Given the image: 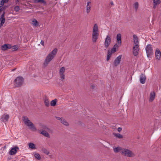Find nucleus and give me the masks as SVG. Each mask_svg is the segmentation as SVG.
<instances>
[{"label": "nucleus", "instance_id": "obj_1", "mask_svg": "<svg viewBox=\"0 0 161 161\" xmlns=\"http://www.w3.org/2000/svg\"><path fill=\"white\" fill-rule=\"evenodd\" d=\"M57 49L55 48L47 55L43 64V67L44 68L46 67L49 63L54 57L57 54Z\"/></svg>", "mask_w": 161, "mask_h": 161}, {"label": "nucleus", "instance_id": "obj_2", "mask_svg": "<svg viewBox=\"0 0 161 161\" xmlns=\"http://www.w3.org/2000/svg\"><path fill=\"white\" fill-rule=\"evenodd\" d=\"M134 46L133 48V54L134 56H136L138 54V52L140 48L139 47V42L138 38L136 35H133Z\"/></svg>", "mask_w": 161, "mask_h": 161}, {"label": "nucleus", "instance_id": "obj_3", "mask_svg": "<svg viewBox=\"0 0 161 161\" xmlns=\"http://www.w3.org/2000/svg\"><path fill=\"white\" fill-rule=\"evenodd\" d=\"M22 119L24 124L27 126L29 127L30 129L34 130H36V128L34 124L27 117L23 116Z\"/></svg>", "mask_w": 161, "mask_h": 161}, {"label": "nucleus", "instance_id": "obj_4", "mask_svg": "<svg viewBox=\"0 0 161 161\" xmlns=\"http://www.w3.org/2000/svg\"><path fill=\"white\" fill-rule=\"evenodd\" d=\"M7 6L4 5V6L0 8V13L1 11H3V13L1 16L0 18V29L3 26L4 24L5 21V10L7 8Z\"/></svg>", "mask_w": 161, "mask_h": 161}, {"label": "nucleus", "instance_id": "obj_5", "mask_svg": "<svg viewBox=\"0 0 161 161\" xmlns=\"http://www.w3.org/2000/svg\"><path fill=\"white\" fill-rule=\"evenodd\" d=\"M147 55L148 57L151 58L153 54V49L152 45L148 44L145 47Z\"/></svg>", "mask_w": 161, "mask_h": 161}, {"label": "nucleus", "instance_id": "obj_6", "mask_svg": "<svg viewBox=\"0 0 161 161\" xmlns=\"http://www.w3.org/2000/svg\"><path fill=\"white\" fill-rule=\"evenodd\" d=\"M121 154L128 157H132L134 155L130 150L123 148L122 150Z\"/></svg>", "mask_w": 161, "mask_h": 161}, {"label": "nucleus", "instance_id": "obj_7", "mask_svg": "<svg viewBox=\"0 0 161 161\" xmlns=\"http://www.w3.org/2000/svg\"><path fill=\"white\" fill-rule=\"evenodd\" d=\"M23 81L24 79L22 77H18L14 80V85L16 87H19L22 85Z\"/></svg>", "mask_w": 161, "mask_h": 161}, {"label": "nucleus", "instance_id": "obj_8", "mask_svg": "<svg viewBox=\"0 0 161 161\" xmlns=\"http://www.w3.org/2000/svg\"><path fill=\"white\" fill-rule=\"evenodd\" d=\"M122 56V55H119L115 59L113 62L114 67H117L119 64L121 60Z\"/></svg>", "mask_w": 161, "mask_h": 161}, {"label": "nucleus", "instance_id": "obj_9", "mask_svg": "<svg viewBox=\"0 0 161 161\" xmlns=\"http://www.w3.org/2000/svg\"><path fill=\"white\" fill-rule=\"evenodd\" d=\"M65 71V69L64 67H62L59 70V73L61 80H64L65 79V75L64 73Z\"/></svg>", "mask_w": 161, "mask_h": 161}, {"label": "nucleus", "instance_id": "obj_10", "mask_svg": "<svg viewBox=\"0 0 161 161\" xmlns=\"http://www.w3.org/2000/svg\"><path fill=\"white\" fill-rule=\"evenodd\" d=\"M111 43V38L110 36L108 35L105 40L104 43V46L106 48H107Z\"/></svg>", "mask_w": 161, "mask_h": 161}, {"label": "nucleus", "instance_id": "obj_11", "mask_svg": "<svg viewBox=\"0 0 161 161\" xmlns=\"http://www.w3.org/2000/svg\"><path fill=\"white\" fill-rule=\"evenodd\" d=\"M9 118V116L8 114H4L1 116L0 120L5 123L8 121Z\"/></svg>", "mask_w": 161, "mask_h": 161}, {"label": "nucleus", "instance_id": "obj_12", "mask_svg": "<svg viewBox=\"0 0 161 161\" xmlns=\"http://www.w3.org/2000/svg\"><path fill=\"white\" fill-rule=\"evenodd\" d=\"M98 33L92 32V41L93 42H96L98 38Z\"/></svg>", "mask_w": 161, "mask_h": 161}, {"label": "nucleus", "instance_id": "obj_13", "mask_svg": "<svg viewBox=\"0 0 161 161\" xmlns=\"http://www.w3.org/2000/svg\"><path fill=\"white\" fill-rule=\"evenodd\" d=\"M146 80V76L145 75L143 74H142L140 76V80L141 83L144 84Z\"/></svg>", "mask_w": 161, "mask_h": 161}, {"label": "nucleus", "instance_id": "obj_14", "mask_svg": "<svg viewBox=\"0 0 161 161\" xmlns=\"http://www.w3.org/2000/svg\"><path fill=\"white\" fill-rule=\"evenodd\" d=\"M19 149V148L17 146L12 148L9 152V154L11 155L15 154L17 152V150Z\"/></svg>", "mask_w": 161, "mask_h": 161}, {"label": "nucleus", "instance_id": "obj_15", "mask_svg": "<svg viewBox=\"0 0 161 161\" xmlns=\"http://www.w3.org/2000/svg\"><path fill=\"white\" fill-rule=\"evenodd\" d=\"M155 97V93L154 92H152L150 93L149 101L150 102H152Z\"/></svg>", "mask_w": 161, "mask_h": 161}, {"label": "nucleus", "instance_id": "obj_16", "mask_svg": "<svg viewBox=\"0 0 161 161\" xmlns=\"http://www.w3.org/2000/svg\"><path fill=\"white\" fill-rule=\"evenodd\" d=\"M12 46L9 44H5L2 46V49L3 50L5 51L11 48Z\"/></svg>", "mask_w": 161, "mask_h": 161}, {"label": "nucleus", "instance_id": "obj_17", "mask_svg": "<svg viewBox=\"0 0 161 161\" xmlns=\"http://www.w3.org/2000/svg\"><path fill=\"white\" fill-rule=\"evenodd\" d=\"M123 148L121 147H113V151L115 153H118L120 152L121 153L122 150Z\"/></svg>", "mask_w": 161, "mask_h": 161}, {"label": "nucleus", "instance_id": "obj_18", "mask_svg": "<svg viewBox=\"0 0 161 161\" xmlns=\"http://www.w3.org/2000/svg\"><path fill=\"white\" fill-rule=\"evenodd\" d=\"M155 57L156 59H159L161 57V52L158 49H156L155 54Z\"/></svg>", "mask_w": 161, "mask_h": 161}, {"label": "nucleus", "instance_id": "obj_19", "mask_svg": "<svg viewBox=\"0 0 161 161\" xmlns=\"http://www.w3.org/2000/svg\"><path fill=\"white\" fill-rule=\"evenodd\" d=\"M121 35L120 34H118L117 36V41L118 44L119 46H120L121 44Z\"/></svg>", "mask_w": 161, "mask_h": 161}, {"label": "nucleus", "instance_id": "obj_20", "mask_svg": "<svg viewBox=\"0 0 161 161\" xmlns=\"http://www.w3.org/2000/svg\"><path fill=\"white\" fill-rule=\"evenodd\" d=\"M92 32L98 33V26L97 24H95L94 25Z\"/></svg>", "mask_w": 161, "mask_h": 161}, {"label": "nucleus", "instance_id": "obj_21", "mask_svg": "<svg viewBox=\"0 0 161 161\" xmlns=\"http://www.w3.org/2000/svg\"><path fill=\"white\" fill-rule=\"evenodd\" d=\"M119 46V45L117 44H115L114 45L113 47V48L111 49V50H110V52H112V53L116 52V48L118 47Z\"/></svg>", "mask_w": 161, "mask_h": 161}, {"label": "nucleus", "instance_id": "obj_22", "mask_svg": "<svg viewBox=\"0 0 161 161\" xmlns=\"http://www.w3.org/2000/svg\"><path fill=\"white\" fill-rule=\"evenodd\" d=\"M40 133L46 137H50L49 135L48 134V133L45 130H43L42 131H41L40 132Z\"/></svg>", "mask_w": 161, "mask_h": 161}, {"label": "nucleus", "instance_id": "obj_23", "mask_svg": "<svg viewBox=\"0 0 161 161\" xmlns=\"http://www.w3.org/2000/svg\"><path fill=\"white\" fill-rule=\"evenodd\" d=\"M91 3V2L89 1V2L87 3L86 7V12L87 13H88L90 11L91 6L89 5Z\"/></svg>", "mask_w": 161, "mask_h": 161}, {"label": "nucleus", "instance_id": "obj_24", "mask_svg": "<svg viewBox=\"0 0 161 161\" xmlns=\"http://www.w3.org/2000/svg\"><path fill=\"white\" fill-rule=\"evenodd\" d=\"M0 8L3 7L5 3H6L8 2L9 0H0Z\"/></svg>", "mask_w": 161, "mask_h": 161}, {"label": "nucleus", "instance_id": "obj_25", "mask_svg": "<svg viewBox=\"0 0 161 161\" xmlns=\"http://www.w3.org/2000/svg\"><path fill=\"white\" fill-rule=\"evenodd\" d=\"M154 3L153 8H156V5L159 4L160 3V0H153Z\"/></svg>", "mask_w": 161, "mask_h": 161}, {"label": "nucleus", "instance_id": "obj_26", "mask_svg": "<svg viewBox=\"0 0 161 161\" xmlns=\"http://www.w3.org/2000/svg\"><path fill=\"white\" fill-rule=\"evenodd\" d=\"M112 54V52H110V50H108L106 59L107 61H109L111 56Z\"/></svg>", "mask_w": 161, "mask_h": 161}, {"label": "nucleus", "instance_id": "obj_27", "mask_svg": "<svg viewBox=\"0 0 161 161\" xmlns=\"http://www.w3.org/2000/svg\"><path fill=\"white\" fill-rule=\"evenodd\" d=\"M34 2L35 3H41L43 4L44 5H45L46 4V2L44 0H35Z\"/></svg>", "mask_w": 161, "mask_h": 161}, {"label": "nucleus", "instance_id": "obj_28", "mask_svg": "<svg viewBox=\"0 0 161 161\" xmlns=\"http://www.w3.org/2000/svg\"><path fill=\"white\" fill-rule=\"evenodd\" d=\"M57 102V99H55L54 100H52L50 102V105L52 106H54L56 105Z\"/></svg>", "mask_w": 161, "mask_h": 161}, {"label": "nucleus", "instance_id": "obj_29", "mask_svg": "<svg viewBox=\"0 0 161 161\" xmlns=\"http://www.w3.org/2000/svg\"><path fill=\"white\" fill-rule=\"evenodd\" d=\"M44 102L46 106L48 107L49 106V101L47 97H45L44 100Z\"/></svg>", "mask_w": 161, "mask_h": 161}, {"label": "nucleus", "instance_id": "obj_30", "mask_svg": "<svg viewBox=\"0 0 161 161\" xmlns=\"http://www.w3.org/2000/svg\"><path fill=\"white\" fill-rule=\"evenodd\" d=\"M60 122L62 123L64 125H65L67 126L69 125V124L68 123V122H67L66 121V120L64 119L63 118L61 120Z\"/></svg>", "mask_w": 161, "mask_h": 161}, {"label": "nucleus", "instance_id": "obj_31", "mask_svg": "<svg viewBox=\"0 0 161 161\" xmlns=\"http://www.w3.org/2000/svg\"><path fill=\"white\" fill-rule=\"evenodd\" d=\"M133 7L135 9V11L136 12L139 7V4L137 2H136L133 4Z\"/></svg>", "mask_w": 161, "mask_h": 161}, {"label": "nucleus", "instance_id": "obj_32", "mask_svg": "<svg viewBox=\"0 0 161 161\" xmlns=\"http://www.w3.org/2000/svg\"><path fill=\"white\" fill-rule=\"evenodd\" d=\"M34 156L35 158L37 160H39L41 159V156L39 153H34Z\"/></svg>", "mask_w": 161, "mask_h": 161}, {"label": "nucleus", "instance_id": "obj_33", "mask_svg": "<svg viewBox=\"0 0 161 161\" xmlns=\"http://www.w3.org/2000/svg\"><path fill=\"white\" fill-rule=\"evenodd\" d=\"M29 147L30 148L32 149H35L36 147L34 144L32 143H30L29 144Z\"/></svg>", "mask_w": 161, "mask_h": 161}, {"label": "nucleus", "instance_id": "obj_34", "mask_svg": "<svg viewBox=\"0 0 161 161\" xmlns=\"http://www.w3.org/2000/svg\"><path fill=\"white\" fill-rule=\"evenodd\" d=\"M42 151L44 153L48 155L49 153V152L45 148L42 147Z\"/></svg>", "mask_w": 161, "mask_h": 161}, {"label": "nucleus", "instance_id": "obj_35", "mask_svg": "<svg viewBox=\"0 0 161 161\" xmlns=\"http://www.w3.org/2000/svg\"><path fill=\"white\" fill-rule=\"evenodd\" d=\"M114 135L115 136L119 138H122L123 137V136L119 133H115L114 134Z\"/></svg>", "mask_w": 161, "mask_h": 161}, {"label": "nucleus", "instance_id": "obj_36", "mask_svg": "<svg viewBox=\"0 0 161 161\" xmlns=\"http://www.w3.org/2000/svg\"><path fill=\"white\" fill-rule=\"evenodd\" d=\"M12 49H14V50H17L19 48V47L17 45H14L12 47Z\"/></svg>", "mask_w": 161, "mask_h": 161}, {"label": "nucleus", "instance_id": "obj_37", "mask_svg": "<svg viewBox=\"0 0 161 161\" xmlns=\"http://www.w3.org/2000/svg\"><path fill=\"white\" fill-rule=\"evenodd\" d=\"M37 23H38V22L36 19H34L32 20V24L33 25H36Z\"/></svg>", "mask_w": 161, "mask_h": 161}, {"label": "nucleus", "instance_id": "obj_38", "mask_svg": "<svg viewBox=\"0 0 161 161\" xmlns=\"http://www.w3.org/2000/svg\"><path fill=\"white\" fill-rule=\"evenodd\" d=\"M19 9H20L19 7L18 6H16L14 8V10L16 12L19 11Z\"/></svg>", "mask_w": 161, "mask_h": 161}, {"label": "nucleus", "instance_id": "obj_39", "mask_svg": "<svg viewBox=\"0 0 161 161\" xmlns=\"http://www.w3.org/2000/svg\"><path fill=\"white\" fill-rule=\"evenodd\" d=\"M55 118L57 119H58V120H60V121H61V120L63 118H60V117H57V116H56L55 117Z\"/></svg>", "mask_w": 161, "mask_h": 161}, {"label": "nucleus", "instance_id": "obj_40", "mask_svg": "<svg viewBox=\"0 0 161 161\" xmlns=\"http://www.w3.org/2000/svg\"><path fill=\"white\" fill-rule=\"evenodd\" d=\"M41 44L43 46H44V42L43 40H41Z\"/></svg>", "mask_w": 161, "mask_h": 161}, {"label": "nucleus", "instance_id": "obj_41", "mask_svg": "<svg viewBox=\"0 0 161 161\" xmlns=\"http://www.w3.org/2000/svg\"><path fill=\"white\" fill-rule=\"evenodd\" d=\"M122 129V128H121V127H119V128H118V131H119V132H120V131H121Z\"/></svg>", "mask_w": 161, "mask_h": 161}, {"label": "nucleus", "instance_id": "obj_42", "mask_svg": "<svg viewBox=\"0 0 161 161\" xmlns=\"http://www.w3.org/2000/svg\"><path fill=\"white\" fill-rule=\"evenodd\" d=\"M110 4H111V5H114V3L112 1H111L110 2Z\"/></svg>", "mask_w": 161, "mask_h": 161}, {"label": "nucleus", "instance_id": "obj_43", "mask_svg": "<svg viewBox=\"0 0 161 161\" xmlns=\"http://www.w3.org/2000/svg\"><path fill=\"white\" fill-rule=\"evenodd\" d=\"M91 86H92V88L93 89H94L95 87V86L93 85H92Z\"/></svg>", "mask_w": 161, "mask_h": 161}, {"label": "nucleus", "instance_id": "obj_44", "mask_svg": "<svg viewBox=\"0 0 161 161\" xmlns=\"http://www.w3.org/2000/svg\"><path fill=\"white\" fill-rule=\"evenodd\" d=\"M47 127H46V126H44V127H43V129H47Z\"/></svg>", "mask_w": 161, "mask_h": 161}, {"label": "nucleus", "instance_id": "obj_45", "mask_svg": "<svg viewBox=\"0 0 161 161\" xmlns=\"http://www.w3.org/2000/svg\"><path fill=\"white\" fill-rule=\"evenodd\" d=\"M16 69V68L12 70V71H14Z\"/></svg>", "mask_w": 161, "mask_h": 161}, {"label": "nucleus", "instance_id": "obj_46", "mask_svg": "<svg viewBox=\"0 0 161 161\" xmlns=\"http://www.w3.org/2000/svg\"><path fill=\"white\" fill-rule=\"evenodd\" d=\"M87 2H89V1H90V2L91 3V0H87Z\"/></svg>", "mask_w": 161, "mask_h": 161}, {"label": "nucleus", "instance_id": "obj_47", "mask_svg": "<svg viewBox=\"0 0 161 161\" xmlns=\"http://www.w3.org/2000/svg\"><path fill=\"white\" fill-rule=\"evenodd\" d=\"M19 2V0H16V2Z\"/></svg>", "mask_w": 161, "mask_h": 161}]
</instances>
